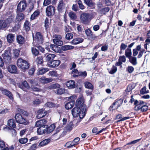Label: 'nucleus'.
Masks as SVG:
<instances>
[{
    "label": "nucleus",
    "mask_w": 150,
    "mask_h": 150,
    "mask_svg": "<svg viewBox=\"0 0 150 150\" xmlns=\"http://www.w3.org/2000/svg\"><path fill=\"white\" fill-rule=\"evenodd\" d=\"M31 27V23L28 20H25L23 24V28L26 33L29 31Z\"/></svg>",
    "instance_id": "obj_22"
},
{
    "label": "nucleus",
    "mask_w": 150,
    "mask_h": 150,
    "mask_svg": "<svg viewBox=\"0 0 150 150\" xmlns=\"http://www.w3.org/2000/svg\"><path fill=\"white\" fill-rule=\"evenodd\" d=\"M69 16L70 18L73 20H75L77 18L76 14L73 12H69Z\"/></svg>",
    "instance_id": "obj_54"
},
{
    "label": "nucleus",
    "mask_w": 150,
    "mask_h": 150,
    "mask_svg": "<svg viewBox=\"0 0 150 150\" xmlns=\"http://www.w3.org/2000/svg\"><path fill=\"white\" fill-rule=\"evenodd\" d=\"M18 87L22 89L23 91H27L30 87L27 81H25L18 85Z\"/></svg>",
    "instance_id": "obj_14"
},
{
    "label": "nucleus",
    "mask_w": 150,
    "mask_h": 150,
    "mask_svg": "<svg viewBox=\"0 0 150 150\" xmlns=\"http://www.w3.org/2000/svg\"><path fill=\"white\" fill-rule=\"evenodd\" d=\"M117 71V68L114 65H113L109 73L111 74H115Z\"/></svg>",
    "instance_id": "obj_55"
},
{
    "label": "nucleus",
    "mask_w": 150,
    "mask_h": 150,
    "mask_svg": "<svg viewBox=\"0 0 150 150\" xmlns=\"http://www.w3.org/2000/svg\"><path fill=\"white\" fill-rule=\"evenodd\" d=\"M28 139L27 138H21L19 140V142L21 144H24L27 142Z\"/></svg>",
    "instance_id": "obj_64"
},
{
    "label": "nucleus",
    "mask_w": 150,
    "mask_h": 150,
    "mask_svg": "<svg viewBox=\"0 0 150 150\" xmlns=\"http://www.w3.org/2000/svg\"><path fill=\"white\" fill-rule=\"evenodd\" d=\"M65 85L69 89H73L76 87L75 81L72 80L68 81L65 83Z\"/></svg>",
    "instance_id": "obj_19"
},
{
    "label": "nucleus",
    "mask_w": 150,
    "mask_h": 150,
    "mask_svg": "<svg viewBox=\"0 0 150 150\" xmlns=\"http://www.w3.org/2000/svg\"><path fill=\"white\" fill-rule=\"evenodd\" d=\"M25 17V14L22 12L18 13L17 14L15 21L17 23V24L13 28L12 30L13 32L17 31L20 28L22 21L23 20Z\"/></svg>",
    "instance_id": "obj_4"
},
{
    "label": "nucleus",
    "mask_w": 150,
    "mask_h": 150,
    "mask_svg": "<svg viewBox=\"0 0 150 150\" xmlns=\"http://www.w3.org/2000/svg\"><path fill=\"white\" fill-rule=\"evenodd\" d=\"M55 11L56 9L54 6L52 5L47 6L45 10L46 16L49 18H51L54 15Z\"/></svg>",
    "instance_id": "obj_9"
},
{
    "label": "nucleus",
    "mask_w": 150,
    "mask_h": 150,
    "mask_svg": "<svg viewBox=\"0 0 150 150\" xmlns=\"http://www.w3.org/2000/svg\"><path fill=\"white\" fill-rule=\"evenodd\" d=\"M65 7V4L63 0H60L59 2L57 7V10L59 13H62Z\"/></svg>",
    "instance_id": "obj_20"
},
{
    "label": "nucleus",
    "mask_w": 150,
    "mask_h": 150,
    "mask_svg": "<svg viewBox=\"0 0 150 150\" xmlns=\"http://www.w3.org/2000/svg\"><path fill=\"white\" fill-rule=\"evenodd\" d=\"M40 14V12L39 10H37L31 15L30 20L31 21L35 19L36 17H38Z\"/></svg>",
    "instance_id": "obj_30"
},
{
    "label": "nucleus",
    "mask_w": 150,
    "mask_h": 150,
    "mask_svg": "<svg viewBox=\"0 0 150 150\" xmlns=\"http://www.w3.org/2000/svg\"><path fill=\"white\" fill-rule=\"evenodd\" d=\"M106 129V128H103L101 130L98 131V129L97 127H94L93 129L92 130V132L93 133H94L96 135H97L101 133L103 131L105 130Z\"/></svg>",
    "instance_id": "obj_39"
},
{
    "label": "nucleus",
    "mask_w": 150,
    "mask_h": 150,
    "mask_svg": "<svg viewBox=\"0 0 150 150\" xmlns=\"http://www.w3.org/2000/svg\"><path fill=\"white\" fill-rule=\"evenodd\" d=\"M45 60L48 62V64L50 63V62H51L53 60L56 55L53 54H45Z\"/></svg>",
    "instance_id": "obj_21"
},
{
    "label": "nucleus",
    "mask_w": 150,
    "mask_h": 150,
    "mask_svg": "<svg viewBox=\"0 0 150 150\" xmlns=\"http://www.w3.org/2000/svg\"><path fill=\"white\" fill-rule=\"evenodd\" d=\"M56 127L55 125L52 124L49 127L46 126V129L47 133L49 134L52 132L55 129Z\"/></svg>",
    "instance_id": "obj_35"
},
{
    "label": "nucleus",
    "mask_w": 150,
    "mask_h": 150,
    "mask_svg": "<svg viewBox=\"0 0 150 150\" xmlns=\"http://www.w3.org/2000/svg\"><path fill=\"white\" fill-rule=\"evenodd\" d=\"M46 126L40 127L38 128L37 132L38 134L41 135L45 133H47V131L46 129Z\"/></svg>",
    "instance_id": "obj_26"
},
{
    "label": "nucleus",
    "mask_w": 150,
    "mask_h": 150,
    "mask_svg": "<svg viewBox=\"0 0 150 150\" xmlns=\"http://www.w3.org/2000/svg\"><path fill=\"white\" fill-rule=\"evenodd\" d=\"M36 48L37 47H35L34 46L31 48L32 53L33 55V56L34 57L37 56L39 55L40 54V53L39 51Z\"/></svg>",
    "instance_id": "obj_33"
},
{
    "label": "nucleus",
    "mask_w": 150,
    "mask_h": 150,
    "mask_svg": "<svg viewBox=\"0 0 150 150\" xmlns=\"http://www.w3.org/2000/svg\"><path fill=\"white\" fill-rule=\"evenodd\" d=\"M14 18V17L13 16L12 14H11L8 16V18H7L6 20H5L6 22L7 23V25L8 24L11 23L13 21Z\"/></svg>",
    "instance_id": "obj_52"
},
{
    "label": "nucleus",
    "mask_w": 150,
    "mask_h": 150,
    "mask_svg": "<svg viewBox=\"0 0 150 150\" xmlns=\"http://www.w3.org/2000/svg\"><path fill=\"white\" fill-rule=\"evenodd\" d=\"M124 99L123 98H118L115 100L114 102H113L112 105H111L110 108H113L114 105H117V109L119 107H120L122 104Z\"/></svg>",
    "instance_id": "obj_16"
},
{
    "label": "nucleus",
    "mask_w": 150,
    "mask_h": 150,
    "mask_svg": "<svg viewBox=\"0 0 150 150\" xmlns=\"http://www.w3.org/2000/svg\"><path fill=\"white\" fill-rule=\"evenodd\" d=\"M47 121L45 119L40 120L37 121L35 123V126L37 127L42 126H48V125H46Z\"/></svg>",
    "instance_id": "obj_23"
},
{
    "label": "nucleus",
    "mask_w": 150,
    "mask_h": 150,
    "mask_svg": "<svg viewBox=\"0 0 150 150\" xmlns=\"http://www.w3.org/2000/svg\"><path fill=\"white\" fill-rule=\"evenodd\" d=\"M60 87V85L58 83L51 84L50 86V88L51 89H55L59 88Z\"/></svg>",
    "instance_id": "obj_57"
},
{
    "label": "nucleus",
    "mask_w": 150,
    "mask_h": 150,
    "mask_svg": "<svg viewBox=\"0 0 150 150\" xmlns=\"http://www.w3.org/2000/svg\"><path fill=\"white\" fill-rule=\"evenodd\" d=\"M50 139H47L41 141L39 144V146L42 147L45 146L48 144L50 142Z\"/></svg>",
    "instance_id": "obj_38"
},
{
    "label": "nucleus",
    "mask_w": 150,
    "mask_h": 150,
    "mask_svg": "<svg viewBox=\"0 0 150 150\" xmlns=\"http://www.w3.org/2000/svg\"><path fill=\"white\" fill-rule=\"evenodd\" d=\"M16 40L18 44L21 45L23 44L25 42L24 38L21 35L17 36Z\"/></svg>",
    "instance_id": "obj_34"
},
{
    "label": "nucleus",
    "mask_w": 150,
    "mask_h": 150,
    "mask_svg": "<svg viewBox=\"0 0 150 150\" xmlns=\"http://www.w3.org/2000/svg\"><path fill=\"white\" fill-rule=\"evenodd\" d=\"M15 37L14 34H9L7 35L6 38L8 42L9 43H12L14 41Z\"/></svg>",
    "instance_id": "obj_32"
},
{
    "label": "nucleus",
    "mask_w": 150,
    "mask_h": 150,
    "mask_svg": "<svg viewBox=\"0 0 150 150\" xmlns=\"http://www.w3.org/2000/svg\"><path fill=\"white\" fill-rule=\"evenodd\" d=\"M20 50L16 49H14L13 50V57L15 58H17L19 55Z\"/></svg>",
    "instance_id": "obj_47"
},
{
    "label": "nucleus",
    "mask_w": 150,
    "mask_h": 150,
    "mask_svg": "<svg viewBox=\"0 0 150 150\" xmlns=\"http://www.w3.org/2000/svg\"><path fill=\"white\" fill-rule=\"evenodd\" d=\"M77 3L80 9L82 10H83L85 8V7L81 1V0H79L77 1Z\"/></svg>",
    "instance_id": "obj_62"
},
{
    "label": "nucleus",
    "mask_w": 150,
    "mask_h": 150,
    "mask_svg": "<svg viewBox=\"0 0 150 150\" xmlns=\"http://www.w3.org/2000/svg\"><path fill=\"white\" fill-rule=\"evenodd\" d=\"M0 90L1 91L3 94L7 96L11 100H13V95L11 91L4 88H2Z\"/></svg>",
    "instance_id": "obj_15"
},
{
    "label": "nucleus",
    "mask_w": 150,
    "mask_h": 150,
    "mask_svg": "<svg viewBox=\"0 0 150 150\" xmlns=\"http://www.w3.org/2000/svg\"><path fill=\"white\" fill-rule=\"evenodd\" d=\"M8 71L11 74H16L17 72V69L15 65L11 64L9 65L7 68Z\"/></svg>",
    "instance_id": "obj_17"
},
{
    "label": "nucleus",
    "mask_w": 150,
    "mask_h": 150,
    "mask_svg": "<svg viewBox=\"0 0 150 150\" xmlns=\"http://www.w3.org/2000/svg\"><path fill=\"white\" fill-rule=\"evenodd\" d=\"M40 81L42 83H47L52 81V79L50 78H46L42 76L39 79Z\"/></svg>",
    "instance_id": "obj_27"
},
{
    "label": "nucleus",
    "mask_w": 150,
    "mask_h": 150,
    "mask_svg": "<svg viewBox=\"0 0 150 150\" xmlns=\"http://www.w3.org/2000/svg\"><path fill=\"white\" fill-rule=\"evenodd\" d=\"M87 73L86 71H81L79 72V76L83 77L84 78L87 76Z\"/></svg>",
    "instance_id": "obj_58"
},
{
    "label": "nucleus",
    "mask_w": 150,
    "mask_h": 150,
    "mask_svg": "<svg viewBox=\"0 0 150 150\" xmlns=\"http://www.w3.org/2000/svg\"><path fill=\"white\" fill-rule=\"evenodd\" d=\"M47 113V111H45L44 108L40 109L37 111V116L39 118H41L45 117Z\"/></svg>",
    "instance_id": "obj_24"
},
{
    "label": "nucleus",
    "mask_w": 150,
    "mask_h": 150,
    "mask_svg": "<svg viewBox=\"0 0 150 150\" xmlns=\"http://www.w3.org/2000/svg\"><path fill=\"white\" fill-rule=\"evenodd\" d=\"M67 90H65L64 88H60L57 90V93L61 95L64 93H67Z\"/></svg>",
    "instance_id": "obj_48"
},
{
    "label": "nucleus",
    "mask_w": 150,
    "mask_h": 150,
    "mask_svg": "<svg viewBox=\"0 0 150 150\" xmlns=\"http://www.w3.org/2000/svg\"><path fill=\"white\" fill-rule=\"evenodd\" d=\"M74 105H75V104L69 101V102L65 104V108L69 110L72 108Z\"/></svg>",
    "instance_id": "obj_49"
},
{
    "label": "nucleus",
    "mask_w": 150,
    "mask_h": 150,
    "mask_svg": "<svg viewBox=\"0 0 150 150\" xmlns=\"http://www.w3.org/2000/svg\"><path fill=\"white\" fill-rule=\"evenodd\" d=\"M133 96L132 95V103L134 102V108L135 110H140L142 112H145L148 110V106L146 105V103L142 100L138 101L133 98Z\"/></svg>",
    "instance_id": "obj_1"
},
{
    "label": "nucleus",
    "mask_w": 150,
    "mask_h": 150,
    "mask_svg": "<svg viewBox=\"0 0 150 150\" xmlns=\"http://www.w3.org/2000/svg\"><path fill=\"white\" fill-rule=\"evenodd\" d=\"M50 47L52 50L56 52H58L59 51V48L58 46L54 44H50Z\"/></svg>",
    "instance_id": "obj_50"
},
{
    "label": "nucleus",
    "mask_w": 150,
    "mask_h": 150,
    "mask_svg": "<svg viewBox=\"0 0 150 150\" xmlns=\"http://www.w3.org/2000/svg\"><path fill=\"white\" fill-rule=\"evenodd\" d=\"M33 44L34 46L37 47L39 52H40L42 53H45V49L41 46L40 45L41 44L33 43Z\"/></svg>",
    "instance_id": "obj_36"
},
{
    "label": "nucleus",
    "mask_w": 150,
    "mask_h": 150,
    "mask_svg": "<svg viewBox=\"0 0 150 150\" xmlns=\"http://www.w3.org/2000/svg\"><path fill=\"white\" fill-rule=\"evenodd\" d=\"M44 27L45 30H47L48 28L50 27V23L49 22V19L46 17L45 20L44 22Z\"/></svg>",
    "instance_id": "obj_46"
},
{
    "label": "nucleus",
    "mask_w": 150,
    "mask_h": 150,
    "mask_svg": "<svg viewBox=\"0 0 150 150\" xmlns=\"http://www.w3.org/2000/svg\"><path fill=\"white\" fill-rule=\"evenodd\" d=\"M36 67L33 66L28 71V73L30 75H33L35 70Z\"/></svg>",
    "instance_id": "obj_59"
},
{
    "label": "nucleus",
    "mask_w": 150,
    "mask_h": 150,
    "mask_svg": "<svg viewBox=\"0 0 150 150\" xmlns=\"http://www.w3.org/2000/svg\"><path fill=\"white\" fill-rule=\"evenodd\" d=\"M130 117H125L122 118V115L121 114H118L116 116V119H120V120H117L116 122L118 123L120 121H124L128 119Z\"/></svg>",
    "instance_id": "obj_29"
},
{
    "label": "nucleus",
    "mask_w": 150,
    "mask_h": 150,
    "mask_svg": "<svg viewBox=\"0 0 150 150\" xmlns=\"http://www.w3.org/2000/svg\"><path fill=\"white\" fill-rule=\"evenodd\" d=\"M27 7V3L25 0H22L20 1L17 7V12L20 13L24 12Z\"/></svg>",
    "instance_id": "obj_8"
},
{
    "label": "nucleus",
    "mask_w": 150,
    "mask_h": 150,
    "mask_svg": "<svg viewBox=\"0 0 150 150\" xmlns=\"http://www.w3.org/2000/svg\"><path fill=\"white\" fill-rule=\"evenodd\" d=\"M8 125L9 127H6L5 128H8L9 129H13L14 131L16 132V131L14 129L16 127V125L15 121L14 119H11L9 120L8 121Z\"/></svg>",
    "instance_id": "obj_13"
},
{
    "label": "nucleus",
    "mask_w": 150,
    "mask_h": 150,
    "mask_svg": "<svg viewBox=\"0 0 150 150\" xmlns=\"http://www.w3.org/2000/svg\"><path fill=\"white\" fill-rule=\"evenodd\" d=\"M83 41V39L82 38H76L73 39L71 43L73 45H76L81 43Z\"/></svg>",
    "instance_id": "obj_31"
},
{
    "label": "nucleus",
    "mask_w": 150,
    "mask_h": 150,
    "mask_svg": "<svg viewBox=\"0 0 150 150\" xmlns=\"http://www.w3.org/2000/svg\"><path fill=\"white\" fill-rule=\"evenodd\" d=\"M131 47V43L128 46V47L126 50L125 54L127 58H129V62L131 63V50L130 48Z\"/></svg>",
    "instance_id": "obj_18"
},
{
    "label": "nucleus",
    "mask_w": 150,
    "mask_h": 150,
    "mask_svg": "<svg viewBox=\"0 0 150 150\" xmlns=\"http://www.w3.org/2000/svg\"><path fill=\"white\" fill-rule=\"evenodd\" d=\"M149 93V91L147 89L146 87L145 86L140 90V95H144Z\"/></svg>",
    "instance_id": "obj_41"
},
{
    "label": "nucleus",
    "mask_w": 150,
    "mask_h": 150,
    "mask_svg": "<svg viewBox=\"0 0 150 150\" xmlns=\"http://www.w3.org/2000/svg\"><path fill=\"white\" fill-rule=\"evenodd\" d=\"M74 47L71 45H64L62 46L61 47V49L64 51L68 50H72L74 48Z\"/></svg>",
    "instance_id": "obj_44"
},
{
    "label": "nucleus",
    "mask_w": 150,
    "mask_h": 150,
    "mask_svg": "<svg viewBox=\"0 0 150 150\" xmlns=\"http://www.w3.org/2000/svg\"><path fill=\"white\" fill-rule=\"evenodd\" d=\"M7 26V23L5 20H0V30H4Z\"/></svg>",
    "instance_id": "obj_28"
},
{
    "label": "nucleus",
    "mask_w": 150,
    "mask_h": 150,
    "mask_svg": "<svg viewBox=\"0 0 150 150\" xmlns=\"http://www.w3.org/2000/svg\"><path fill=\"white\" fill-rule=\"evenodd\" d=\"M61 63V62L59 60H52L51 62H50L49 64V66L51 67H58Z\"/></svg>",
    "instance_id": "obj_25"
},
{
    "label": "nucleus",
    "mask_w": 150,
    "mask_h": 150,
    "mask_svg": "<svg viewBox=\"0 0 150 150\" xmlns=\"http://www.w3.org/2000/svg\"><path fill=\"white\" fill-rule=\"evenodd\" d=\"M35 36V42L34 43L42 44L44 40L41 33L40 32H37Z\"/></svg>",
    "instance_id": "obj_11"
},
{
    "label": "nucleus",
    "mask_w": 150,
    "mask_h": 150,
    "mask_svg": "<svg viewBox=\"0 0 150 150\" xmlns=\"http://www.w3.org/2000/svg\"><path fill=\"white\" fill-rule=\"evenodd\" d=\"M92 13L84 12L80 15V19L81 22L83 24H88L91 20L93 18Z\"/></svg>",
    "instance_id": "obj_5"
},
{
    "label": "nucleus",
    "mask_w": 150,
    "mask_h": 150,
    "mask_svg": "<svg viewBox=\"0 0 150 150\" xmlns=\"http://www.w3.org/2000/svg\"><path fill=\"white\" fill-rule=\"evenodd\" d=\"M110 10V8L109 7H105L102 8L99 10L100 13L103 14H105L106 13L109 12Z\"/></svg>",
    "instance_id": "obj_40"
},
{
    "label": "nucleus",
    "mask_w": 150,
    "mask_h": 150,
    "mask_svg": "<svg viewBox=\"0 0 150 150\" xmlns=\"http://www.w3.org/2000/svg\"><path fill=\"white\" fill-rule=\"evenodd\" d=\"M86 110H82L81 108L75 106L71 110V113L74 117L79 116V118L81 119L85 116L86 113Z\"/></svg>",
    "instance_id": "obj_2"
},
{
    "label": "nucleus",
    "mask_w": 150,
    "mask_h": 150,
    "mask_svg": "<svg viewBox=\"0 0 150 150\" xmlns=\"http://www.w3.org/2000/svg\"><path fill=\"white\" fill-rule=\"evenodd\" d=\"M91 34V35L88 38L90 40L93 41L97 38L98 36L96 35L93 33V32H92V33Z\"/></svg>",
    "instance_id": "obj_61"
},
{
    "label": "nucleus",
    "mask_w": 150,
    "mask_h": 150,
    "mask_svg": "<svg viewBox=\"0 0 150 150\" xmlns=\"http://www.w3.org/2000/svg\"><path fill=\"white\" fill-rule=\"evenodd\" d=\"M75 106L81 108L83 110H86V105L83 96L79 97L76 100L75 104Z\"/></svg>",
    "instance_id": "obj_6"
},
{
    "label": "nucleus",
    "mask_w": 150,
    "mask_h": 150,
    "mask_svg": "<svg viewBox=\"0 0 150 150\" xmlns=\"http://www.w3.org/2000/svg\"><path fill=\"white\" fill-rule=\"evenodd\" d=\"M75 90L76 93H80L81 92L82 88L83 86L81 85H76Z\"/></svg>",
    "instance_id": "obj_56"
},
{
    "label": "nucleus",
    "mask_w": 150,
    "mask_h": 150,
    "mask_svg": "<svg viewBox=\"0 0 150 150\" xmlns=\"http://www.w3.org/2000/svg\"><path fill=\"white\" fill-rule=\"evenodd\" d=\"M85 86L86 88L93 90L94 87L92 84L89 82L86 81L84 83Z\"/></svg>",
    "instance_id": "obj_42"
},
{
    "label": "nucleus",
    "mask_w": 150,
    "mask_h": 150,
    "mask_svg": "<svg viewBox=\"0 0 150 150\" xmlns=\"http://www.w3.org/2000/svg\"><path fill=\"white\" fill-rule=\"evenodd\" d=\"M16 64L18 67L23 71L28 69L30 66V63L28 61L21 58L17 59Z\"/></svg>",
    "instance_id": "obj_3"
},
{
    "label": "nucleus",
    "mask_w": 150,
    "mask_h": 150,
    "mask_svg": "<svg viewBox=\"0 0 150 150\" xmlns=\"http://www.w3.org/2000/svg\"><path fill=\"white\" fill-rule=\"evenodd\" d=\"M65 146L67 148H70L72 147L73 146H74V144H73L72 142L71 141H69L66 144Z\"/></svg>",
    "instance_id": "obj_63"
},
{
    "label": "nucleus",
    "mask_w": 150,
    "mask_h": 150,
    "mask_svg": "<svg viewBox=\"0 0 150 150\" xmlns=\"http://www.w3.org/2000/svg\"><path fill=\"white\" fill-rule=\"evenodd\" d=\"M54 38H55L53 40L54 44L59 46H61L63 45V42L61 40L62 37L61 35H55Z\"/></svg>",
    "instance_id": "obj_12"
},
{
    "label": "nucleus",
    "mask_w": 150,
    "mask_h": 150,
    "mask_svg": "<svg viewBox=\"0 0 150 150\" xmlns=\"http://www.w3.org/2000/svg\"><path fill=\"white\" fill-rule=\"evenodd\" d=\"M35 62L38 65L41 64L44 62L43 57L42 56L38 57L36 59Z\"/></svg>",
    "instance_id": "obj_37"
},
{
    "label": "nucleus",
    "mask_w": 150,
    "mask_h": 150,
    "mask_svg": "<svg viewBox=\"0 0 150 150\" xmlns=\"http://www.w3.org/2000/svg\"><path fill=\"white\" fill-rule=\"evenodd\" d=\"M84 3L89 7H92L94 6V3L92 0H83Z\"/></svg>",
    "instance_id": "obj_45"
},
{
    "label": "nucleus",
    "mask_w": 150,
    "mask_h": 150,
    "mask_svg": "<svg viewBox=\"0 0 150 150\" xmlns=\"http://www.w3.org/2000/svg\"><path fill=\"white\" fill-rule=\"evenodd\" d=\"M2 56L4 62L6 63H9L11 61V53L9 50H6Z\"/></svg>",
    "instance_id": "obj_10"
},
{
    "label": "nucleus",
    "mask_w": 150,
    "mask_h": 150,
    "mask_svg": "<svg viewBox=\"0 0 150 150\" xmlns=\"http://www.w3.org/2000/svg\"><path fill=\"white\" fill-rule=\"evenodd\" d=\"M45 105L47 107H49V108H53L56 107V104L51 102H47L45 104ZM58 107V106H56L57 107Z\"/></svg>",
    "instance_id": "obj_51"
},
{
    "label": "nucleus",
    "mask_w": 150,
    "mask_h": 150,
    "mask_svg": "<svg viewBox=\"0 0 150 150\" xmlns=\"http://www.w3.org/2000/svg\"><path fill=\"white\" fill-rule=\"evenodd\" d=\"M15 118L16 122L19 124L26 125L28 124L26 118L24 117L19 113L16 114Z\"/></svg>",
    "instance_id": "obj_7"
},
{
    "label": "nucleus",
    "mask_w": 150,
    "mask_h": 150,
    "mask_svg": "<svg viewBox=\"0 0 150 150\" xmlns=\"http://www.w3.org/2000/svg\"><path fill=\"white\" fill-rule=\"evenodd\" d=\"M77 96L76 95L71 96L68 98V100L74 104L75 103V100L77 99Z\"/></svg>",
    "instance_id": "obj_43"
},
{
    "label": "nucleus",
    "mask_w": 150,
    "mask_h": 150,
    "mask_svg": "<svg viewBox=\"0 0 150 150\" xmlns=\"http://www.w3.org/2000/svg\"><path fill=\"white\" fill-rule=\"evenodd\" d=\"M49 69L48 68H42L39 69L38 73L39 75L43 74L48 71Z\"/></svg>",
    "instance_id": "obj_53"
},
{
    "label": "nucleus",
    "mask_w": 150,
    "mask_h": 150,
    "mask_svg": "<svg viewBox=\"0 0 150 150\" xmlns=\"http://www.w3.org/2000/svg\"><path fill=\"white\" fill-rule=\"evenodd\" d=\"M73 35L72 33H67L66 35L65 38L67 40H70L73 38Z\"/></svg>",
    "instance_id": "obj_60"
}]
</instances>
